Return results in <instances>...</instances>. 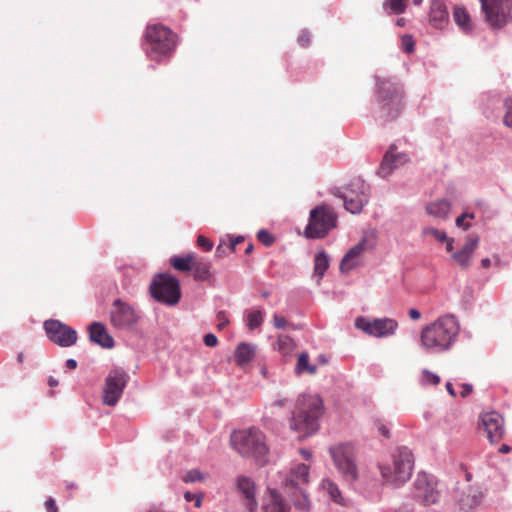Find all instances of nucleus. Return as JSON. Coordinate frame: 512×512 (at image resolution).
<instances>
[{
    "label": "nucleus",
    "instance_id": "1",
    "mask_svg": "<svg viewBox=\"0 0 512 512\" xmlns=\"http://www.w3.org/2000/svg\"><path fill=\"white\" fill-rule=\"evenodd\" d=\"M375 91L371 114L381 124L397 119L405 107V91L396 77L375 76Z\"/></svg>",
    "mask_w": 512,
    "mask_h": 512
},
{
    "label": "nucleus",
    "instance_id": "2",
    "mask_svg": "<svg viewBox=\"0 0 512 512\" xmlns=\"http://www.w3.org/2000/svg\"><path fill=\"white\" fill-rule=\"evenodd\" d=\"M459 330L457 319L452 315H445L422 329L420 341L432 353L445 352L454 345Z\"/></svg>",
    "mask_w": 512,
    "mask_h": 512
},
{
    "label": "nucleus",
    "instance_id": "3",
    "mask_svg": "<svg viewBox=\"0 0 512 512\" xmlns=\"http://www.w3.org/2000/svg\"><path fill=\"white\" fill-rule=\"evenodd\" d=\"M323 412L322 400L317 395H302L296 401L291 428L303 436H308L319 427V418Z\"/></svg>",
    "mask_w": 512,
    "mask_h": 512
},
{
    "label": "nucleus",
    "instance_id": "4",
    "mask_svg": "<svg viewBox=\"0 0 512 512\" xmlns=\"http://www.w3.org/2000/svg\"><path fill=\"white\" fill-rule=\"evenodd\" d=\"M176 38V34L162 24L147 25L142 47L150 59L159 62L172 54Z\"/></svg>",
    "mask_w": 512,
    "mask_h": 512
},
{
    "label": "nucleus",
    "instance_id": "5",
    "mask_svg": "<svg viewBox=\"0 0 512 512\" xmlns=\"http://www.w3.org/2000/svg\"><path fill=\"white\" fill-rule=\"evenodd\" d=\"M413 467L412 452L407 447H399L391 455V460L381 464L379 469L385 484L399 487L410 479Z\"/></svg>",
    "mask_w": 512,
    "mask_h": 512
},
{
    "label": "nucleus",
    "instance_id": "6",
    "mask_svg": "<svg viewBox=\"0 0 512 512\" xmlns=\"http://www.w3.org/2000/svg\"><path fill=\"white\" fill-rule=\"evenodd\" d=\"M309 472V465L297 464L291 469L283 484L284 491L291 498L295 508L303 512L308 511L311 506L306 494Z\"/></svg>",
    "mask_w": 512,
    "mask_h": 512
},
{
    "label": "nucleus",
    "instance_id": "7",
    "mask_svg": "<svg viewBox=\"0 0 512 512\" xmlns=\"http://www.w3.org/2000/svg\"><path fill=\"white\" fill-rule=\"evenodd\" d=\"M233 448L242 456L261 461L268 453L263 432L255 427L235 431L231 435Z\"/></svg>",
    "mask_w": 512,
    "mask_h": 512
},
{
    "label": "nucleus",
    "instance_id": "8",
    "mask_svg": "<svg viewBox=\"0 0 512 512\" xmlns=\"http://www.w3.org/2000/svg\"><path fill=\"white\" fill-rule=\"evenodd\" d=\"M338 215L329 205H318L310 210L303 235L307 239H322L337 227Z\"/></svg>",
    "mask_w": 512,
    "mask_h": 512
},
{
    "label": "nucleus",
    "instance_id": "9",
    "mask_svg": "<svg viewBox=\"0 0 512 512\" xmlns=\"http://www.w3.org/2000/svg\"><path fill=\"white\" fill-rule=\"evenodd\" d=\"M329 452L343 481L354 484L359 479L354 447L349 443H339L331 446Z\"/></svg>",
    "mask_w": 512,
    "mask_h": 512
},
{
    "label": "nucleus",
    "instance_id": "10",
    "mask_svg": "<svg viewBox=\"0 0 512 512\" xmlns=\"http://www.w3.org/2000/svg\"><path fill=\"white\" fill-rule=\"evenodd\" d=\"M334 195L344 202V208L352 213L359 214L370 199V186L361 178L352 179L344 190L337 188Z\"/></svg>",
    "mask_w": 512,
    "mask_h": 512
},
{
    "label": "nucleus",
    "instance_id": "11",
    "mask_svg": "<svg viewBox=\"0 0 512 512\" xmlns=\"http://www.w3.org/2000/svg\"><path fill=\"white\" fill-rule=\"evenodd\" d=\"M110 324L119 330H132L141 319L140 312L131 304L116 299L110 309Z\"/></svg>",
    "mask_w": 512,
    "mask_h": 512
},
{
    "label": "nucleus",
    "instance_id": "12",
    "mask_svg": "<svg viewBox=\"0 0 512 512\" xmlns=\"http://www.w3.org/2000/svg\"><path fill=\"white\" fill-rule=\"evenodd\" d=\"M485 18L493 29H500L512 20V15L508 16L505 0H479ZM510 3H507L509 8Z\"/></svg>",
    "mask_w": 512,
    "mask_h": 512
},
{
    "label": "nucleus",
    "instance_id": "13",
    "mask_svg": "<svg viewBox=\"0 0 512 512\" xmlns=\"http://www.w3.org/2000/svg\"><path fill=\"white\" fill-rule=\"evenodd\" d=\"M355 326L370 336L382 338L393 335L398 328V322L392 318H376L370 320L359 317L355 321Z\"/></svg>",
    "mask_w": 512,
    "mask_h": 512
},
{
    "label": "nucleus",
    "instance_id": "14",
    "mask_svg": "<svg viewBox=\"0 0 512 512\" xmlns=\"http://www.w3.org/2000/svg\"><path fill=\"white\" fill-rule=\"evenodd\" d=\"M128 375L122 369L112 370L105 380L103 389V403L108 406H115L119 401L127 384Z\"/></svg>",
    "mask_w": 512,
    "mask_h": 512
},
{
    "label": "nucleus",
    "instance_id": "15",
    "mask_svg": "<svg viewBox=\"0 0 512 512\" xmlns=\"http://www.w3.org/2000/svg\"><path fill=\"white\" fill-rule=\"evenodd\" d=\"M44 329L48 339L61 347H70L77 341V332L59 320H46Z\"/></svg>",
    "mask_w": 512,
    "mask_h": 512
},
{
    "label": "nucleus",
    "instance_id": "16",
    "mask_svg": "<svg viewBox=\"0 0 512 512\" xmlns=\"http://www.w3.org/2000/svg\"><path fill=\"white\" fill-rule=\"evenodd\" d=\"M414 497L426 506L436 504L440 497L436 481L426 473H419L414 481Z\"/></svg>",
    "mask_w": 512,
    "mask_h": 512
},
{
    "label": "nucleus",
    "instance_id": "17",
    "mask_svg": "<svg viewBox=\"0 0 512 512\" xmlns=\"http://www.w3.org/2000/svg\"><path fill=\"white\" fill-rule=\"evenodd\" d=\"M482 426L491 443L500 441L505 433L502 416L497 412L485 413L481 416Z\"/></svg>",
    "mask_w": 512,
    "mask_h": 512
},
{
    "label": "nucleus",
    "instance_id": "18",
    "mask_svg": "<svg viewBox=\"0 0 512 512\" xmlns=\"http://www.w3.org/2000/svg\"><path fill=\"white\" fill-rule=\"evenodd\" d=\"M236 487L243 500H245L248 511L255 512L258 508L255 482L250 477L241 475L236 479Z\"/></svg>",
    "mask_w": 512,
    "mask_h": 512
},
{
    "label": "nucleus",
    "instance_id": "19",
    "mask_svg": "<svg viewBox=\"0 0 512 512\" xmlns=\"http://www.w3.org/2000/svg\"><path fill=\"white\" fill-rule=\"evenodd\" d=\"M367 239L363 237L356 245L352 246L343 256L340 262V271L342 273H348L352 269L356 268L360 262L359 258L361 254L366 250Z\"/></svg>",
    "mask_w": 512,
    "mask_h": 512
},
{
    "label": "nucleus",
    "instance_id": "20",
    "mask_svg": "<svg viewBox=\"0 0 512 512\" xmlns=\"http://www.w3.org/2000/svg\"><path fill=\"white\" fill-rule=\"evenodd\" d=\"M408 161V156L405 153H394L393 146L384 154L382 162L377 170V174L381 177L388 176L393 169L404 164Z\"/></svg>",
    "mask_w": 512,
    "mask_h": 512
},
{
    "label": "nucleus",
    "instance_id": "21",
    "mask_svg": "<svg viewBox=\"0 0 512 512\" xmlns=\"http://www.w3.org/2000/svg\"><path fill=\"white\" fill-rule=\"evenodd\" d=\"M429 22L436 29H444L449 23V12L443 0H431Z\"/></svg>",
    "mask_w": 512,
    "mask_h": 512
},
{
    "label": "nucleus",
    "instance_id": "22",
    "mask_svg": "<svg viewBox=\"0 0 512 512\" xmlns=\"http://www.w3.org/2000/svg\"><path fill=\"white\" fill-rule=\"evenodd\" d=\"M478 243V236H469L463 247L452 254V259L462 268H467L470 264L473 253L478 247Z\"/></svg>",
    "mask_w": 512,
    "mask_h": 512
},
{
    "label": "nucleus",
    "instance_id": "23",
    "mask_svg": "<svg viewBox=\"0 0 512 512\" xmlns=\"http://www.w3.org/2000/svg\"><path fill=\"white\" fill-rule=\"evenodd\" d=\"M90 340L103 348L114 347V340L109 335L104 324L93 322L88 327Z\"/></svg>",
    "mask_w": 512,
    "mask_h": 512
},
{
    "label": "nucleus",
    "instance_id": "24",
    "mask_svg": "<svg viewBox=\"0 0 512 512\" xmlns=\"http://www.w3.org/2000/svg\"><path fill=\"white\" fill-rule=\"evenodd\" d=\"M264 512H290V506L286 503L282 494L276 489H268V496L262 506Z\"/></svg>",
    "mask_w": 512,
    "mask_h": 512
},
{
    "label": "nucleus",
    "instance_id": "25",
    "mask_svg": "<svg viewBox=\"0 0 512 512\" xmlns=\"http://www.w3.org/2000/svg\"><path fill=\"white\" fill-rule=\"evenodd\" d=\"M503 109H505V101L496 94H489L483 100V114L488 119L498 120Z\"/></svg>",
    "mask_w": 512,
    "mask_h": 512
},
{
    "label": "nucleus",
    "instance_id": "26",
    "mask_svg": "<svg viewBox=\"0 0 512 512\" xmlns=\"http://www.w3.org/2000/svg\"><path fill=\"white\" fill-rule=\"evenodd\" d=\"M191 271L195 280L205 281L210 286L216 285L215 275L211 271V263L209 261L203 258H195Z\"/></svg>",
    "mask_w": 512,
    "mask_h": 512
},
{
    "label": "nucleus",
    "instance_id": "27",
    "mask_svg": "<svg viewBox=\"0 0 512 512\" xmlns=\"http://www.w3.org/2000/svg\"><path fill=\"white\" fill-rule=\"evenodd\" d=\"M147 288H181L180 280L167 273H157L148 283Z\"/></svg>",
    "mask_w": 512,
    "mask_h": 512
},
{
    "label": "nucleus",
    "instance_id": "28",
    "mask_svg": "<svg viewBox=\"0 0 512 512\" xmlns=\"http://www.w3.org/2000/svg\"><path fill=\"white\" fill-rule=\"evenodd\" d=\"M151 297L164 305H175L181 299V290H149Z\"/></svg>",
    "mask_w": 512,
    "mask_h": 512
},
{
    "label": "nucleus",
    "instance_id": "29",
    "mask_svg": "<svg viewBox=\"0 0 512 512\" xmlns=\"http://www.w3.org/2000/svg\"><path fill=\"white\" fill-rule=\"evenodd\" d=\"M451 209V203L446 199H438L426 205V212L434 217L445 219Z\"/></svg>",
    "mask_w": 512,
    "mask_h": 512
},
{
    "label": "nucleus",
    "instance_id": "30",
    "mask_svg": "<svg viewBox=\"0 0 512 512\" xmlns=\"http://www.w3.org/2000/svg\"><path fill=\"white\" fill-rule=\"evenodd\" d=\"M255 355L254 346L248 343H240L236 348L234 360L239 366L249 363Z\"/></svg>",
    "mask_w": 512,
    "mask_h": 512
},
{
    "label": "nucleus",
    "instance_id": "31",
    "mask_svg": "<svg viewBox=\"0 0 512 512\" xmlns=\"http://www.w3.org/2000/svg\"><path fill=\"white\" fill-rule=\"evenodd\" d=\"M195 257L193 253H188L185 256L173 255L169 259L170 265L180 271V272H188L191 271L193 267Z\"/></svg>",
    "mask_w": 512,
    "mask_h": 512
},
{
    "label": "nucleus",
    "instance_id": "32",
    "mask_svg": "<svg viewBox=\"0 0 512 512\" xmlns=\"http://www.w3.org/2000/svg\"><path fill=\"white\" fill-rule=\"evenodd\" d=\"M482 500V495L476 490L469 489L467 493H464L459 500L461 509L465 512L471 511L477 507Z\"/></svg>",
    "mask_w": 512,
    "mask_h": 512
},
{
    "label": "nucleus",
    "instance_id": "33",
    "mask_svg": "<svg viewBox=\"0 0 512 512\" xmlns=\"http://www.w3.org/2000/svg\"><path fill=\"white\" fill-rule=\"evenodd\" d=\"M453 17L455 23L464 33H470L472 31V22L470 16L463 7H455L453 11Z\"/></svg>",
    "mask_w": 512,
    "mask_h": 512
},
{
    "label": "nucleus",
    "instance_id": "34",
    "mask_svg": "<svg viewBox=\"0 0 512 512\" xmlns=\"http://www.w3.org/2000/svg\"><path fill=\"white\" fill-rule=\"evenodd\" d=\"M321 488L330 496L331 500L339 505H345V499L343 498L338 485L330 479H324L321 482Z\"/></svg>",
    "mask_w": 512,
    "mask_h": 512
},
{
    "label": "nucleus",
    "instance_id": "35",
    "mask_svg": "<svg viewBox=\"0 0 512 512\" xmlns=\"http://www.w3.org/2000/svg\"><path fill=\"white\" fill-rule=\"evenodd\" d=\"M274 348L282 355H290L296 348L294 340L288 335H279Z\"/></svg>",
    "mask_w": 512,
    "mask_h": 512
},
{
    "label": "nucleus",
    "instance_id": "36",
    "mask_svg": "<svg viewBox=\"0 0 512 512\" xmlns=\"http://www.w3.org/2000/svg\"><path fill=\"white\" fill-rule=\"evenodd\" d=\"M330 258L325 251H319L314 256V273L322 277L329 268Z\"/></svg>",
    "mask_w": 512,
    "mask_h": 512
},
{
    "label": "nucleus",
    "instance_id": "37",
    "mask_svg": "<svg viewBox=\"0 0 512 512\" xmlns=\"http://www.w3.org/2000/svg\"><path fill=\"white\" fill-rule=\"evenodd\" d=\"M406 8V0H385L383 2L384 11L390 15H400L405 12Z\"/></svg>",
    "mask_w": 512,
    "mask_h": 512
},
{
    "label": "nucleus",
    "instance_id": "38",
    "mask_svg": "<svg viewBox=\"0 0 512 512\" xmlns=\"http://www.w3.org/2000/svg\"><path fill=\"white\" fill-rule=\"evenodd\" d=\"M295 370L297 374H315L317 367L309 363V356L307 353H301L298 357Z\"/></svg>",
    "mask_w": 512,
    "mask_h": 512
},
{
    "label": "nucleus",
    "instance_id": "39",
    "mask_svg": "<svg viewBox=\"0 0 512 512\" xmlns=\"http://www.w3.org/2000/svg\"><path fill=\"white\" fill-rule=\"evenodd\" d=\"M247 327L249 330H255L263 323V314L260 310H252L247 315Z\"/></svg>",
    "mask_w": 512,
    "mask_h": 512
},
{
    "label": "nucleus",
    "instance_id": "40",
    "mask_svg": "<svg viewBox=\"0 0 512 512\" xmlns=\"http://www.w3.org/2000/svg\"><path fill=\"white\" fill-rule=\"evenodd\" d=\"M420 381H421L422 385L436 386L440 383V377L437 374H435L427 369H424L422 371Z\"/></svg>",
    "mask_w": 512,
    "mask_h": 512
},
{
    "label": "nucleus",
    "instance_id": "41",
    "mask_svg": "<svg viewBox=\"0 0 512 512\" xmlns=\"http://www.w3.org/2000/svg\"><path fill=\"white\" fill-rule=\"evenodd\" d=\"M257 239L259 240V242H261L265 247H270L274 241H275V238L274 236L272 235V233H270L268 230L266 229H261L258 231L257 233Z\"/></svg>",
    "mask_w": 512,
    "mask_h": 512
},
{
    "label": "nucleus",
    "instance_id": "42",
    "mask_svg": "<svg viewBox=\"0 0 512 512\" xmlns=\"http://www.w3.org/2000/svg\"><path fill=\"white\" fill-rule=\"evenodd\" d=\"M401 49L405 53H411L415 49V41L410 34L401 36Z\"/></svg>",
    "mask_w": 512,
    "mask_h": 512
},
{
    "label": "nucleus",
    "instance_id": "43",
    "mask_svg": "<svg viewBox=\"0 0 512 512\" xmlns=\"http://www.w3.org/2000/svg\"><path fill=\"white\" fill-rule=\"evenodd\" d=\"M205 479L202 472L198 469H192L186 472V474L183 477L184 482H201Z\"/></svg>",
    "mask_w": 512,
    "mask_h": 512
},
{
    "label": "nucleus",
    "instance_id": "44",
    "mask_svg": "<svg viewBox=\"0 0 512 512\" xmlns=\"http://www.w3.org/2000/svg\"><path fill=\"white\" fill-rule=\"evenodd\" d=\"M424 233L432 235L436 240H438L439 242H442V243L445 242L446 240H448V236L445 231L438 230L433 227L426 228L424 230Z\"/></svg>",
    "mask_w": 512,
    "mask_h": 512
},
{
    "label": "nucleus",
    "instance_id": "45",
    "mask_svg": "<svg viewBox=\"0 0 512 512\" xmlns=\"http://www.w3.org/2000/svg\"><path fill=\"white\" fill-rule=\"evenodd\" d=\"M504 124L512 129V99L505 100Z\"/></svg>",
    "mask_w": 512,
    "mask_h": 512
},
{
    "label": "nucleus",
    "instance_id": "46",
    "mask_svg": "<svg viewBox=\"0 0 512 512\" xmlns=\"http://www.w3.org/2000/svg\"><path fill=\"white\" fill-rule=\"evenodd\" d=\"M297 42L302 47H307L311 42V35L308 29H303L297 38Z\"/></svg>",
    "mask_w": 512,
    "mask_h": 512
},
{
    "label": "nucleus",
    "instance_id": "47",
    "mask_svg": "<svg viewBox=\"0 0 512 512\" xmlns=\"http://www.w3.org/2000/svg\"><path fill=\"white\" fill-rule=\"evenodd\" d=\"M197 244L206 252L210 251L213 248V242L203 235L198 236Z\"/></svg>",
    "mask_w": 512,
    "mask_h": 512
},
{
    "label": "nucleus",
    "instance_id": "48",
    "mask_svg": "<svg viewBox=\"0 0 512 512\" xmlns=\"http://www.w3.org/2000/svg\"><path fill=\"white\" fill-rule=\"evenodd\" d=\"M466 215H463L460 214L456 220H455V225L458 227V228H461L463 229L464 231L468 230L471 228L472 224L470 222H466Z\"/></svg>",
    "mask_w": 512,
    "mask_h": 512
},
{
    "label": "nucleus",
    "instance_id": "49",
    "mask_svg": "<svg viewBox=\"0 0 512 512\" xmlns=\"http://www.w3.org/2000/svg\"><path fill=\"white\" fill-rule=\"evenodd\" d=\"M217 321H218L217 327L219 330L224 329L229 323V320H228L225 312H223V311L218 312Z\"/></svg>",
    "mask_w": 512,
    "mask_h": 512
},
{
    "label": "nucleus",
    "instance_id": "50",
    "mask_svg": "<svg viewBox=\"0 0 512 512\" xmlns=\"http://www.w3.org/2000/svg\"><path fill=\"white\" fill-rule=\"evenodd\" d=\"M273 323H274V326L278 329H283L286 327V325L288 324L285 317L283 316H280L279 314L275 313L273 315Z\"/></svg>",
    "mask_w": 512,
    "mask_h": 512
},
{
    "label": "nucleus",
    "instance_id": "51",
    "mask_svg": "<svg viewBox=\"0 0 512 512\" xmlns=\"http://www.w3.org/2000/svg\"><path fill=\"white\" fill-rule=\"evenodd\" d=\"M204 343L207 347H215L218 343V339L214 334L208 333L204 336Z\"/></svg>",
    "mask_w": 512,
    "mask_h": 512
},
{
    "label": "nucleus",
    "instance_id": "52",
    "mask_svg": "<svg viewBox=\"0 0 512 512\" xmlns=\"http://www.w3.org/2000/svg\"><path fill=\"white\" fill-rule=\"evenodd\" d=\"M45 508L47 512H58V507L53 498H49L45 502Z\"/></svg>",
    "mask_w": 512,
    "mask_h": 512
},
{
    "label": "nucleus",
    "instance_id": "53",
    "mask_svg": "<svg viewBox=\"0 0 512 512\" xmlns=\"http://www.w3.org/2000/svg\"><path fill=\"white\" fill-rule=\"evenodd\" d=\"M243 240H244V237L241 235L231 239V241L228 245V248L234 252L236 250V245L239 244L240 242H242Z\"/></svg>",
    "mask_w": 512,
    "mask_h": 512
},
{
    "label": "nucleus",
    "instance_id": "54",
    "mask_svg": "<svg viewBox=\"0 0 512 512\" xmlns=\"http://www.w3.org/2000/svg\"><path fill=\"white\" fill-rule=\"evenodd\" d=\"M472 390H473L472 385H470V384H466V383H465V384H462V386H461V391H460V395H461L462 397H466V396H468L469 394H471V393H472Z\"/></svg>",
    "mask_w": 512,
    "mask_h": 512
},
{
    "label": "nucleus",
    "instance_id": "55",
    "mask_svg": "<svg viewBox=\"0 0 512 512\" xmlns=\"http://www.w3.org/2000/svg\"><path fill=\"white\" fill-rule=\"evenodd\" d=\"M408 314H409V317H410L412 320H418V319H420V317H421L420 312H419L417 309H414V308L410 309V310H409V312H408Z\"/></svg>",
    "mask_w": 512,
    "mask_h": 512
},
{
    "label": "nucleus",
    "instance_id": "56",
    "mask_svg": "<svg viewBox=\"0 0 512 512\" xmlns=\"http://www.w3.org/2000/svg\"><path fill=\"white\" fill-rule=\"evenodd\" d=\"M287 403V399L285 398H282V399H278V400H275L271 405H270V408L272 407H283L285 406Z\"/></svg>",
    "mask_w": 512,
    "mask_h": 512
},
{
    "label": "nucleus",
    "instance_id": "57",
    "mask_svg": "<svg viewBox=\"0 0 512 512\" xmlns=\"http://www.w3.org/2000/svg\"><path fill=\"white\" fill-rule=\"evenodd\" d=\"M378 430L384 437L389 438V429L384 424H379Z\"/></svg>",
    "mask_w": 512,
    "mask_h": 512
},
{
    "label": "nucleus",
    "instance_id": "58",
    "mask_svg": "<svg viewBox=\"0 0 512 512\" xmlns=\"http://www.w3.org/2000/svg\"><path fill=\"white\" fill-rule=\"evenodd\" d=\"M446 242V251L447 252H452L453 249H454V239L453 238H448V240L445 241Z\"/></svg>",
    "mask_w": 512,
    "mask_h": 512
},
{
    "label": "nucleus",
    "instance_id": "59",
    "mask_svg": "<svg viewBox=\"0 0 512 512\" xmlns=\"http://www.w3.org/2000/svg\"><path fill=\"white\" fill-rule=\"evenodd\" d=\"M66 367L69 369H75L77 367V362L74 359H68L66 361Z\"/></svg>",
    "mask_w": 512,
    "mask_h": 512
},
{
    "label": "nucleus",
    "instance_id": "60",
    "mask_svg": "<svg viewBox=\"0 0 512 512\" xmlns=\"http://www.w3.org/2000/svg\"><path fill=\"white\" fill-rule=\"evenodd\" d=\"M300 454L307 460H309L312 457V453L306 449H300Z\"/></svg>",
    "mask_w": 512,
    "mask_h": 512
},
{
    "label": "nucleus",
    "instance_id": "61",
    "mask_svg": "<svg viewBox=\"0 0 512 512\" xmlns=\"http://www.w3.org/2000/svg\"><path fill=\"white\" fill-rule=\"evenodd\" d=\"M511 451V447L509 445H506V444H503L500 448H499V452L502 453V454H506V453H509Z\"/></svg>",
    "mask_w": 512,
    "mask_h": 512
},
{
    "label": "nucleus",
    "instance_id": "62",
    "mask_svg": "<svg viewBox=\"0 0 512 512\" xmlns=\"http://www.w3.org/2000/svg\"><path fill=\"white\" fill-rule=\"evenodd\" d=\"M491 265V260L489 258H483L481 260V266L483 268H488Z\"/></svg>",
    "mask_w": 512,
    "mask_h": 512
},
{
    "label": "nucleus",
    "instance_id": "63",
    "mask_svg": "<svg viewBox=\"0 0 512 512\" xmlns=\"http://www.w3.org/2000/svg\"><path fill=\"white\" fill-rule=\"evenodd\" d=\"M446 389H447L448 393H449L451 396H455V395H456V393H455V391H454V388H453V386H452V384H451V383H449V382H448V383L446 384Z\"/></svg>",
    "mask_w": 512,
    "mask_h": 512
},
{
    "label": "nucleus",
    "instance_id": "64",
    "mask_svg": "<svg viewBox=\"0 0 512 512\" xmlns=\"http://www.w3.org/2000/svg\"><path fill=\"white\" fill-rule=\"evenodd\" d=\"M184 497H185V499H186L187 501H192L196 496H195V495H193V494H192V493H190V492H186V493H185V495H184Z\"/></svg>",
    "mask_w": 512,
    "mask_h": 512
}]
</instances>
